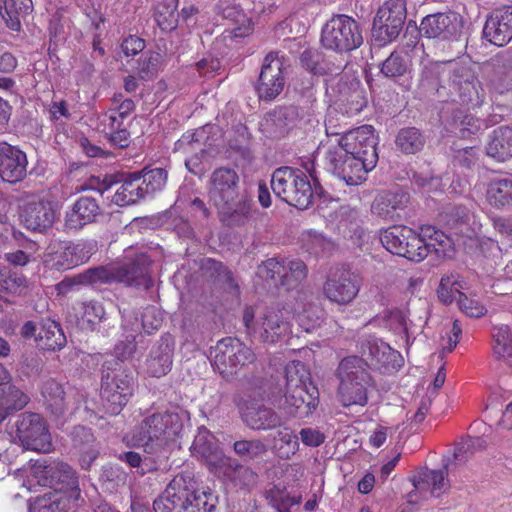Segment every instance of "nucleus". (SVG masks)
<instances>
[{"instance_id":"1","label":"nucleus","mask_w":512,"mask_h":512,"mask_svg":"<svg viewBox=\"0 0 512 512\" xmlns=\"http://www.w3.org/2000/svg\"><path fill=\"white\" fill-rule=\"evenodd\" d=\"M420 86L435 90L442 101L458 102L468 109L480 107L485 90L471 66L459 61H429L423 65Z\"/></svg>"},{"instance_id":"2","label":"nucleus","mask_w":512,"mask_h":512,"mask_svg":"<svg viewBox=\"0 0 512 512\" xmlns=\"http://www.w3.org/2000/svg\"><path fill=\"white\" fill-rule=\"evenodd\" d=\"M377 136L371 125L353 129L339 142L331 145L326 152L328 169L349 186H356L366 180L369 171L378 161Z\"/></svg>"},{"instance_id":"3","label":"nucleus","mask_w":512,"mask_h":512,"mask_svg":"<svg viewBox=\"0 0 512 512\" xmlns=\"http://www.w3.org/2000/svg\"><path fill=\"white\" fill-rule=\"evenodd\" d=\"M271 393L284 399L279 405L290 415L307 416L318 404V390L311 381L309 370L300 361H291L285 366Z\"/></svg>"},{"instance_id":"4","label":"nucleus","mask_w":512,"mask_h":512,"mask_svg":"<svg viewBox=\"0 0 512 512\" xmlns=\"http://www.w3.org/2000/svg\"><path fill=\"white\" fill-rule=\"evenodd\" d=\"M184 412H157L145 416L132 432V442L146 453L160 455L175 442L184 429Z\"/></svg>"},{"instance_id":"5","label":"nucleus","mask_w":512,"mask_h":512,"mask_svg":"<svg viewBox=\"0 0 512 512\" xmlns=\"http://www.w3.org/2000/svg\"><path fill=\"white\" fill-rule=\"evenodd\" d=\"M338 394L344 406L367 403V388L372 384L367 363L357 356L344 358L338 366Z\"/></svg>"},{"instance_id":"6","label":"nucleus","mask_w":512,"mask_h":512,"mask_svg":"<svg viewBox=\"0 0 512 512\" xmlns=\"http://www.w3.org/2000/svg\"><path fill=\"white\" fill-rule=\"evenodd\" d=\"M274 194L290 206L307 209L313 201L312 185L304 171L288 166L276 169L271 178Z\"/></svg>"},{"instance_id":"7","label":"nucleus","mask_w":512,"mask_h":512,"mask_svg":"<svg viewBox=\"0 0 512 512\" xmlns=\"http://www.w3.org/2000/svg\"><path fill=\"white\" fill-rule=\"evenodd\" d=\"M323 47L336 53H348L363 44L360 24L344 14L332 16L321 31Z\"/></svg>"},{"instance_id":"8","label":"nucleus","mask_w":512,"mask_h":512,"mask_svg":"<svg viewBox=\"0 0 512 512\" xmlns=\"http://www.w3.org/2000/svg\"><path fill=\"white\" fill-rule=\"evenodd\" d=\"M243 323L250 332L266 343H275L290 333V323L281 309L268 308L256 317L254 308L246 307Z\"/></svg>"},{"instance_id":"9","label":"nucleus","mask_w":512,"mask_h":512,"mask_svg":"<svg viewBox=\"0 0 512 512\" xmlns=\"http://www.w3.org/2000/svg\"><path fill=\"white\" fill-rule=\"evenodd\" d=\"M103 371L100 396L106 410L111 414H119L128 402L133 390V375L126 368L111 369L105 366Z\"/></svg>"},{"instance_id":"10","label":"nucleus","mask_w":512,"mask_h":512,"mask_svg":"<svg viewBox=\"0 0 512 512\" xmlns=\"http://www.w3.org/2000/svg\"><path fill=\"white\" fill-rule=\"evenodd\" d=\"M406 15V5L403 0L386 1L374 17L372 24L373 40L379 46L394 41L403 29Z\"/></svg>"},{"instance_id":"11","label":"nucleus","mask_w":512,"mask_h":512,"mask_svg":"<svg viewBox=\"0 0 512 512\" xmlns=\"http://www.w3.org/2000/svg\"><path fill=\"white\" fill-rule=\"evenodd\" d=\"M14 427L15 438L24 449L43 453L51 451V435L40 414L21 413L18 415Z\"/></svg>"},{"instance_id":"12","label":"nucleus","mask_w":512,"mask_h":512,"mask_svg":"<svg viewBox=\"0 0 512 512\" xmlns=\"http://www.w3.org/2000/svg\"><path fill=\"white\" fill-rule=\"evenodd\" d=\"M289 60L283 53L272 51L263 59L256 91L261 100L272 101L285 87L284 71Z\"/></svg>"},{"instance_id":"13","label":"nucleus","mask_w":512,"mask_h":512,"mask_svg":"<svg viewBox=\"0 0 512 512\" xmlns=\"http://www.w3.org/2000/svg\"><path fill=\"white\" fill-rule=\"evenodd\" d=\"M212 365L223 376L233 374L239 366L252 363L255 355L252 350L236 338L219 340L211 351Z\"/></svg>"},{"instance_id":"14","label":"nucleus","mask_w":512,"mask_h":512,"mask_svg":"<svg viewBox=\"0 0 512 512\" xmlns=\"http://www.w3.org/2000/svg\"><path fill=\"white\" fill-rule=\"evenodd\" d=\"M30 477L37 480L41 486H49L53 491H61L66 495H72L74 492L80 493L75 471L63 462L49 464L37 462L31 468Z\"/></svg>"},{"instance_id":"15","label":"nucleus","mask_w":512,"mask_h":512,"mask_svg":"<svg viewBox=\"0 0 512 512\" xmlns=\"http://www.w3.org/2000/svg\"><path fill=\"white\" fill-rule=\"evenodd\" d=\"M361 282L355 273L344 267L331 268L323 282V296L337 305L350 304L358 295Z\"/></svg>"},{"instance_id":"16","label":"nucleus","mask_w":512,"mask_h":512,"mask_svg":"<svg viewBox=\"0 0 512 512\" xmlns=\"http://www.w3.org/2000/svg\"><path fill=\"white\" fill-rule=\"evenodd\" d=\"M149 265L146 253L130 247L125 250L123 260L113 264L115 282L148 289L152 284Z\"/></svg>"},{"instance_id":"17","label":"nucleus","mask_w":512,"mask_h":512,"mask_svg":"<svg viewBox=\"0 0 512 512\" xmlns=\"http://www.w3.org/2000/svg\"><path fill=\"white\" fill-rule=\"evenodd\" d=\"M330 95L333 101L334 111H340L343 115L353 116L360 113L366 106L364 90L359 80L348 79L342 76L337 83L330 87Z\"/></svg>"},{"instance_id":"18","label":"nucleus","mask_w":512,"mask_h":512,"mask_svg":"<svg viewBox=\"0 0 512 512\" xmlns=\"http://www.w3.org/2000/svg\"><path fill=\"white\" fill-rule=\"evenodd\" d=\"M463 26L462 16L454 11L438 12L424 17L420 33L430 39L450 40L456 38Z\"/></svg>"},{"instance_id":"19","label":"nucleus","mask_w":512,"mask_h":512,"mask_svg":"<svg viewBox=\"0 0 512 512\" xmlns=\"http://www.w3.org/2000/svg\"><path fill=\"white\" fill-rule=\"evenodd\" d=\"M23 225L31 231L45 233L57 217V203L48 197L25 204L20 214Z\"/></svg>"},{"instance_id":"20","label":"nucleus","mask_w":512,"mask_h":512,"mask_svg":"<svg viewBox=\"0 0 512 512\" xmlns=\"http://www.w3.org/2000/svg\"><path fill=\"white\" fill-rule=\"evenodd\" d=\"M239 175L230 167L216 168L208 181L209 201L214 205H223L227 200L244 192L239 185Z\"/></svg>"},{"instance_id":"21","label":"nucleus","mask_w":512,"mask_h":512,"mask_svg":"<svg viewBox=\"0 0 512 512\" xmlns=\"http://www.w3.org/2000/svg\"><path fill=\"white\" fill-rule=\"evenodd\" d=\"M362 356L367 364L374 366L382 373H393L403 365L401 354L379 339H370L362 344Z\"/></svg>"},{"instance_id":"22","label":"nucleus","mask_w":512,"mask_h":512,"mask_svg":"<svg viewBox=\"0 0 512 512\" xmlns=\"http://www.w3.org/2000/svg\"><path fill=\"white\" fill-rule=\"evenodd\" d=\"M27 156L19 148L6 142L0 143V178L9 184H16L27 175Z\"/></svg>"},{"instance_id":"23","label":"nucleus","mask_w":512,"mask_h":512,"mask_svg":"<svg viewBox=\"0 0 512 512\" xmlns=\"http://www.w3.org/2000/svg\"><path fill=\"white\" fill-rule=\"evenodd\" d=\"M215 208L220 221L229 227L246 225L255 212L254 203L246 191L227 200L223 205L215 206Z\"/></svg>"},{"instance_id":"24","label":"nucleus","mask_w":512,"mask_h":512,"mask_svg":"<svg viewBox=\"0 0 512 512\" xmlns=\"http://www.w3.org/2000/svg\"><path fill=\"white\" fill-rule=\"evenodd\" d=\"M483 37L496 46H504L512 40V5L494 10L486 19Z\"/></svg>"},{"instance_id":"25","label":"nucleus","mask_w":512,"mask_h":512,"mask_svg":"<svg viewBox=\"0 0 512 512\" xmlns=\"http://www.w3.org/2000/svg\"><path fill=\"white\" fill-rule=\"evenodd\" d=\"M79 501V492L66 495L61 491H51L30 502L29 512H74Z\"/></svg>"},{"instance_id":"26","label":"nucleus","mask_w":512,"mask_h":512,"mask_svg":"<svg viewBox=\"0 0 512 512\" xmlns=\"http://www.w3.org/2000/svg\"><path fill=\"white\" fill-rule=\"evenodd\" d=\"M192 454L212 467L224 464L226 460L214 435L205 427H200L191 446Z\"/></svg>"},{"instance_id":"27","label":"nucleus","mask_w":512,"mask_h":512,"mask_svg":"<svg viewBox=\"0 0 512 512\" xmlns=\"http://www.w3.org/2000/svg\"><path fill=\"white\" fill-rule=\"evenodd\" d=\"M173 349L172 338L169 335L161 337L146 360L147 373L153 377L166 375L172 367Z\"/></svg>"},{"instance_id":"28","label":"nucleus","mask_w":512,"mask_h":512,"mask_svg":"<svg viewBox=\"0 0 512 512\" xmlns=\"http://www.w3.org/2000/svg\"><path fill=\"white\" fill-rule=\"evenodd\" d=\"M243 422L253 430H272L281 427L283 419L272 408L251 404L242 408Z\"/></svg>"},{"instance_id":"29","label":"nucleus","mask_w":512,"mask_h":512,"mask_svg":"<svg viewBox=\"0 0 512 512\" xmlns=\"http://www.w3.org/2000/svg\"><path fill=\"white\" fill-rule=\"evenodd\" d=\"M205 131L197 129L195 131L186 132L175 143V150L191 154L185 159V165L189 171L196 173L195 168L201 163V159L205 154Z\"/></svg>"},{"instance_id":"30","label":"nucleus","mask_w":512,"mask_h":512,"mask_svg":"<svg viewBox=\"0 0 512 512\" xmlns=\"http://www.w3.org/2000/svg\"><path fill=\"white\" fill-rule=\"evenodd\" d=\"M101 210L96 199L89 196L80 197L66 213L65 227L68 230H79L84 225L95 221Z\"/></svg>"},{"instance_id":"31","label":"nucleus","mask_w":512,"mask_h":512,"mask_svg":"<svg viewBox=\"0 0 512 512\" xmlns=\"http://www.w3.org/2000/svg\"><path fill=\"white\" fill-rule=\"evenodd\" d=\"M409 201V196L404 192H384L379 194L372 203V213L376 216L396 221Z\"/></svg>"},{"instance_id":"32","label":"nucleus","mask_w":512,"mask_h":512,"mask_svg":"<svg viewBox=\"0 0 512 512\" xmlns=\"http://www.w3.org/2000/svg\"><path fill=\"white\" fill-rule=\"evenodd\" d=\"M447 474V466L440 470L426 469L413 478V486L420 491L423 498H427L428 492L431 496L438 497L450 487Z\"/></svg>"},{"instance_id":"33","label":"nucleus","mask_w":512,"mask_h":512,"mask_svg":"<svg viewBox=\"0 0 512 512\" xmlns=\"http://www.w3.org/2000/svg\"><path fill=\"white\" fill-rule=\"evenodd\" d=\"M446 223L456 234L473 238L481 229V223L469 209L464 206H454L446 212Z\"/></svg>"},{"instance_id":"34","label":"nucleus","mask_w":512,"mask_h":512,"mask_svg":"<svg viewBox=\"0 0 512 512\" xmlns=\"http://www.w3.org/2000/svg\"><path fill=\"white\" fill-rule=\"evenodd\" d=\"M71 440L73 447L80 454L82 468L88 469L99 453L98 444L91 429L84 426L74 427L71 432Z\"/></svg>"},{"instance_id":"35","label":"nucleus","mask_w":512,"mask_h":512,"mask_svg":"<svg viewBox=\"0 0 512 512\" xmlns=\"http://www.w3.org/2000/svg\"><path fill=\"white\" fill-rule=\"evenodd\" d=\"M140 178L136 173L129 175H120L118 184L120 186L116 189L112 201L118 206H127L137 203L145 198L143 189L139 184Z\"/></svg>"},{"instance_id":"36","label":"nucleus","mask_w":512,"mask_h":512,"mask_svg":"<svg viewBox=\"0 0 512 512\" xmlns=\"http://www.w3.org/2000/svg\"><path fill=\"white\" fill-rule=\"evenodd\" d=\"M197 490V483L190 473L176 475L165 489L179 510L183 509V506L194 496Z\"/></svg>"},{"instance_id":"37","label":"nucleus","mask_w":512,"mask_h":512,"mask_svg":"<svg viewBox=\"0 0 512 512\" xmlns=\"http://www.w3.org/2000/svg\"><path fill=\"white\" fill-rule=\"evenodd\" d=\"M487 155L499 162L512 157V128L502 126L495 129L486 147Z\"/></svg>"},{"instance_id":"38","label":"nucleus","mask_w":512,"mask_h":512,"mask_svg":"<svg viewBox=\"0 0 512 512\" xmlns=\"http://www.w3.org/2000/svg\"><path fill=\"white\" fill-rule=\"evenodd\" d=\"M299 121L298 109L295 106H287L275 109L265 119V125L275 134L283 135L297 125Z\"/></svg>"},{"instance_id":"39","label":"nucleus","mask_w":512,"mask_h":512,"mask_svg":"<svg viewBox=\"0 0 512 512\" xmlns=\"http://www.w3.org/2000/svg\"><path fill=\"white\" fill-rule=\"evenodd\" d=\"M487 200L495 208L512 205V178L493 179L487 188Z\"/></svg>"},{"instance_id":"40","label":"nucleus","mask_w":512,"mask_h":512,"mask_svg":"<svg viewBox=\"0 0 512 512\" xmlns=\"http://www.w3.org/2000/svg\"><path fill=\"white\" fill-rule=\"evenodd\" d=\"M411 232L412 229L406 226L389 227L381 232L380 241L390 253L401 256Z\"/></svg>"},{"instance_id":"41","label":"nucleus","mask_w":512,"mask_h":512,"mask_svg":"<svg viewBox=\"0 0 512 512\" xmlns=\"http://www.w3.org/2000/svg\"><path fill=\"white\" fill-rule=\"evenodd\" d=\"M307 265L300 259L285 258L281 286L287 290L297 288L307 277Z\"/></svg>"},{"instance_id":"42","label":"nucleus","mask_w":512,"mask_h":512,"mask_svg":"<svg viewBox=\"0 0 512 512\" xmlns=\"http://www.w3.org/2000/svg\"><path fill=\"white\" fill-rule=\"evenodd\" d=\"M265 499L277 512H290L294 505L301 503V496H292L285 487L274 485L265 491Z\"/></svg>"},{"instance_id":"43","label":"nucleus","mask_w":512,"mask_h":512,"mask_svg":"<svg viewBox=\"0 0 512 512\" xmlns=\"http://www.w3.org/2000/svg\"><path fill=\"white\" fill-rule=\"evenodd\" d=\"M395 143L403 153L415 154L423 149L426 138L418 128L406 127L400 129Z\"/></svg>"},{"instance_id":"44","label":"nucleus","mask_w":512,"mask_h":512,"mask_svg":"<svg viewBox=\"0 0 512 512\" xmlns=\"http://www.w3.org/2000/svg\"><path fill=\"white\" fill-rule=\"evenodd\" d=\"M41 394L52 413L60 415L66 409L65 391L54 379L46 380L41 387Z\"/></svg>"},{"instance_id":"45","label":"nucleus","mask_w":512,"mask_h":512,"mask_svg":"<svg viewBox=\"0 0 512 512\" xmlns=\"http://www.w3.org/2000/svg\"><path fill=\"white\" fill-rule=\"evenodd\" d=\"M136 174L140 178L139 184L143 189L145 198L161 191L168 177L167 171L163 168L144 169Z\"/></svg>"},{"instance_id":"46","label":"nucleus","mask_w":512,"mask_h":512,"mask_svg":"<svg viewBox=\"0 0 512 512\" xmlns=\"http://www.w3.org/2000/svg\"><path fill=\"white\" fill-rule=\"evenodd\" d=\"M45 262L56 269L72 268L70 263L69 242L51 241L45 251Z\"/></svg>"},{"instance_id":"47","label":"nucleus","mask_w":512,"mask_h":512,"mask_svg":"<svg viewBox=\"0 0 512 512\" xmlns=\"http://www.w3.org/2000/svg\"><path fill=\"white\" fill-rule=\"evenodd\" d=\"M338 111L330 108L325 119V131L328 138V147L331 145H339L343 138L352 130H348L345 115L341 113V118L337 115Z\"/></svg>"},{"instance_id":"48","label":"nucleus","mask_w":512,"mask_h":512,"mask_svg":"<svg viewBox=\"0 0 512 512\" xmlns=\"http://www.w3.org/2000/svg\"><path fill=\"white\" fill-rule=\"evenodd\" d=\"M234 453L244 462H251L263 457L267 446L260 439H241L233 443Z\"/></svg>"},{"instance_id":"49","label":"nucleus","mask_w":512,"mask_h":512,"mask_svg":"<svg viewBox=\"0 0 512 512\" xmlns=\"http://www.w3.org/2000/svg\"><path fill=\"white\" fill-rule=\"evenodd\" d=\"M433 242H422L417 233L413 230L409 236L407 242H405L404 253L401 257H404L410 261L420 262L428 256L432 251H437Z\"/></svg>"},{"instance_id":"50","label":"nucleus","mask_w":512,"mask_h":512,"mask_svg":"<svg viewBox=\"0 0 512 512\" xmlns=\"http://www.w3.org/2000/svg\"><path fill=\"white\" fill-rule=\"evenodd\" d=\"M409 67L406 56L402 52L394 51L382 62L380 72L386 78L397 79L404 76Z\"/></svg>"},{"instance_id":"51","label":"nucleus","mask_w":512,"mask_h":512,"mask_svg":"<svg viewBox=\"0 0 512 512\" xmlns=\"http://www.w3.org/2000/svg\"><path fill=\"white\" fill-rule=\"evenodd\" d=\"M494 355L512 365V336L508 326L494 328Z\"/></svg>"},{"instance_id":"52","label":"nucleus","mask_w":512,"mask_h":512,"mask_svg":"<svg viewBox=\"0 0 512 512\" xmlns=\"http://www.w3.org/2000/svg\"><path fill=\"white\" fill-rule=\"evenodd\" d=\"M38 337L47 350L61 349L66 344V337L62 328L54 321L44 324Z\"/></svg>"},{"instance_id":"53","label":"nucleus","mask_w":512,"mask_h":512,"mask_svg":"<svg viewBox=\"0 0 512 512\" xmlns=\"http://www.w3.org/2000/svg\"><path fill=\"white\" fill-rule=\"evenodd\" d=\"M301 65L314 75L333 73L325 61L324 55L317 49H305L300 55Z\"/></svg>"},{"instance_id":"54","label":"nucleus","mask_w":512,"mask_h":512,"mask_svg":"<svg viewBox=\"0 0 512 512\" xmlns=\"http://www.w3.org/2000/svg\"><path fill=\"white\" fill-rule=\"evenodd\" d=\"M217 504V496L209 490H197L179 512H212Z\"/></svg>"},{"instance_id":"55","label":"nucleus","mask_w":512,"mask_h":512,"mask_svg":"<svg viewBox=\"0 0 512 512\" xmlns=\"http://www.w3.org/2000/svg\"><path fill=\"white\" fill-rule=\"evenodd\" d=\"M481 126V121L471 114H465L462 111H458L453 115V132L461 138H467L470 135L477 133L481 129Z\"/></svg>"},{"instance_id":"56","label":"nucleus","mask_w":512,"mask_h":512,"mask_svg":"<svg viewBox=\"0 0 512 512\" xmlns=\"http://www.w3.org/2000/svg\"><path fill=\"white\" fill-rule=\"evenodd\" d=\"M274 440L282 458L289 459L299 450L298 436L288 427L278 430Z\"/></svg>"},{"instance_id":"57","label":"nucleus","mask_w":512,"mask_h":512,"mask_svg":"<svg viewBox=\"0 0 512 512\" xmlns=\"http://www.w3.org/2000/svg\"><path fill=\"white\" fill-rule=\"evenodd\" d=\"M80 274L84 286L111 284L115 282L113 264L89 268Z\"/></svg>"},{"instance_id":"58","label":"nucleus","mask_w":512,"mask_h":512,"mask_svg":"<svg viewBox=\"0 0 512 512\" xmlns=\"http://www.w3.org/2000/svg\"><path fill=\"white\" fill-rule=\"evenodd\" d=\"M0 391L3 393L0 398L1 405L9 412L21 410L29 402V397L15 386L8 384Z\"/></svg>"},{"instance_id":"59","label":"nucleus","mask_w":512,"mask_h":512,"mask_svg":"<svg viewBox=\"0 0 512 512\" xmlns=\"http://www.w3.org/2000/svg\"><path fill=\"white\" fill-rule=\"evenodd\" d=\"M26 287V278L7 268H0V293L18 294Z\"/></svg>"},{"instance_id":"60","label":"nucleus","mask_w":512,"mask_h":512,"mask_svg":"<svg viewBox=\"0 0 512 512\" xmlns=\"http://www.w3.org/2000/svg\"><path fill=\"white\" fill-rule=\"evenodd\" d=\"M486 446L487 442L482 437H467L455 448L454 458L461 464L466 463L475 452L485 449Z\"/></svg>"},{"instance_id":"61","label":"nucleus","mask_w":512,"mask_h":512,"mask_svg":"<svg viewBox=\"0 0 512 512\" xmlns=\"http://www.w3.org/2000/svg\"><path fill=\"white\" fill-rule=\"evenodd\" d=\"M460 288H462V285L458 281V276H443L440 280V284L437 290L438 297L445 304H450L454 300L457 302L459 294H463L460 291Z\"/></svg>"},{"instance_id":"62","label":"nucleus","mask_w":512,"mask_h":512,"mask_svg":"<svg viewBox=\"0 0 512 512\" xmlns=\"http://www.w3.org/2000/svg\"><path fill=\"white\" fill-rule=\"evenodd\" d=\"M95 251L96 243L93 241L69 242L70 263L72 267L88 261Z\"/></svg>"},{"instance_id":"63","label":"nucleus","mask_w":512,"mask_h":512,"mask_svg":"<svg viewBox=\"0 0 512 512\" xmlns=\"http://www.w3.org/2000/svg\"><path fill=\"white\" fill-rule=\"evenodd\" d=\"M80 310L83 322H86L87 328L91 330L101 322L105 314L102 304L97 301L81 302Z\"/></svg>"},{"instance_id":"64","label":"nucleus","mask_w":512,"mask_h":512,"mask_svg":"<svg viewBox=\"0 0 512 512\" xmlns=\"http://www.w3.org/2000/svg\"><path fill=\"white\" fill-rule=\"evenodd\" d=\"M161 56L158 53L146 55L138 61L137 76L143 81L153 79L157 74Z\"/></svg>"}]
</instances>
